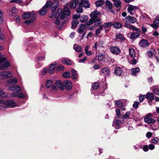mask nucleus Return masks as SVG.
<instances>
[{"instance_id":"ea45409f","label":"nucleus","mask_w":159,"mask_h":159,"mask_svg":"<svg viewBox=\"0 0 159 159\" xmlns=\"http://www.w3.org/2000/svg\"><path fill=\"white\" fill-rule=\"evenodd\" d=\"M138 32H133L130 35V38L133 39L138 37L139 36V34Z\"/></svg>"},{"instance_id":"f704fd0d","label":"nucleus","mask_w":159,"mask_h":159,"mask_svg":"<svg viewBox=\"0 0 159 159\" xmlns=\"http://www.w3.org/2000/svg\"><path fill=\"white\" fill-rule=\"evenodd\" d=\"M89 47L88 46H86L84 49L85 52L86 54L88 56H91L92 54L91 52L90 51H89Z\"/></svg>"},{"instance_id":"0e129e2a","label":"nucleus","mask_w":159,"mask_h":159,"mask_svg":"<svg viewBox=\"0 0 159 159\" xmlns=\"http://www.w3.org/2000/svg\"><path fill=\"white\" fill-rule=\"evenodd\" d=\"M103 58V55L102 53H100L99 54L98 56V59L99 61H101L102 60V59Z\"/></svg>"},{"instance_id":"3c124183","label":"nucleus","mask_w":159,"mask_h":159,"mask_svg":"<svg viewBox=\"0 0 159 159\" xmlns=\"http://www.w3.org/2000/svg\"><path fill=\"white\" fill-rule=\"evenodd\" d=\"M52 82L49 80H47L46 83V86L47 88H49L52 84Z\"/></svg>"},{"instance_id":"c85d7f7f","label":"nucleus","mask_w":159,"mask_h":159,"mask_svg":"<svg viewBox=\"0 0 159 159\" xmlns=\"http://www.w3.org/2000/svg\"><path fill=\"white\" fill-rule=\"evenodd\" d=\"M112 1L114 2L113 4L116 7L119 8V10H120V9L121 1L120 0H112Z\"/></svg>"},{"instance_id":"f03ea898","label":"nucleus","mask_w":159,"mask_h":159,"mask_svg":"<svg viewBox=\"0 0 159 159\" xmlns=\"http://www.w3.org/2000/svg\"><path fill=\"white\" fill-rule=\"evenodd\" d=\"M2 105L0 106V109L4 110L8 107H14L16 106L15 102L12 100L2 101Z\"/></svg>"},{"instance_id":"393cba45","label":"nucleus","mask_w":159,"mask_h":159,"mask_svg":"<svg viewBox=\"0 0 159 159\" xmlns=\"http://www.w3.org/2000/svg\"><path fill=\"white\" fill-rule=\"evenodd\" d=\"M140 71V69L139 68H134L131 69L130 72L132 75L136 76L137 73Z\"/></svg>"},{"instance_id":"20e7f679","label":"nucleus","mask_w":159,"mask_h":159,"mask_svg":"<svg viewBox=\"0 0 159 159\" xmlns=\"http://www.w3.org/2000/svg\"><path fill=\"white\" fill-rule=\"evenodd\" d=\"M153 115L151 113L147 114L144 118V121L148 124L154 123L156 120L152 118Z\"/></svg>"},{"instance_id":"a19ab883","label":"nucleus","mask_w":159,"mask_h":159,"mask_svg":"<svg viewBox=\"0 0 159 159\" xmlns=\"http://www.w3.org/2000/svg\"><path fill=\"white\" fill-rule=\"evenodd\" d=\"M104 2L103 0H98L95 2V4L97 7H99L102 6Z\"/></svg>"},{"instance_id":"dca6fc26","label":"nucleus","mask_w":159,"mask_h":159,"mask_svg":"<svg viewBox=\"0 0 159 159\" xmlns=\"http://www.w3.org/2000/svg\"><path fill=\"white\" fill-rule=\"evenodd\" d=\"M111 52L113 54L118 55L120 54V50L119 48L117 47H112L110 48Z\"/></svg>"},{"instance_id":"69168bd1","label":"nucleus","mask_w":159,"mask_h":159,"mask_svg":"<svg viewBox=\"0 0 159 159\" xmlns=\"http://www.w3.org/2000/svg\"><path fill=\"white\" fill-rule=\"evenodd\" d=\"M48 71V68H45L42 71L41 73L42 75H44Z\"/></svg>"},{"instance_id":"2f4dec72","label":"nucleus","mask_w":159,"mask_h":159,"mask_svg":"<svg viewBox=\"0 0 159 159\" xmlns=\"http://www.w3.org/2000/svg\"><path fill=\"white\" fill-rule=\"evenodd\" d=\"M71 72L72 75V79L73 80H75L77 78V71L72 69L71 70Z\"/></svg>"},{"instance_id":"4c0bfd02","label":"nucleus","mask_w":159,"mask_h":159,"mask_svg":"<svg viewBox=\"0 0 159 159\" xmlns=\"http://www.w3.org/2000/svg\"><path fill=\"white\" fill-rule=\"evenodd\" d=\"M129 54L133 58H134L135 57V53L134 50L132 48H130L129 49Z\"/></svg>"},{"instance_id":"cd10ccee","label":"nucleus","mask_w":159,"mask_h":159,"mask_svg":"<svg viewBox=\"0 0 159 159\" xmlns=\"http://www.w3.org/2000/svg\"><path fill=\"white\" fill-rule=\"evenodd\" d=\"M55 66L56 64H52L49 66L48 70L49 74H52L54 72Z\"/></svg>"},{"instance_id":"bb28decb","label":"nucleus","mask_w":159,"mask_h":159,"mask_svg":"<svg viewBox=\"0 0 159 159\" xmlns=\"http://www.w3.org/2000/svg\"><path fill=\"white\" fill-rule=\"evenodd\" d=\"M122 72V70L121 68L120 67H118L116 69L114 73L116 75L120 76L121 75Z\"/></svg>"},{"instance_id":"423d86ee","label":"nucleus","mask_w":159,"mask_h":159,"mask_svg":"<svg viewBox=\"0 0 159 159\" xmlns=\"http://www.w3.org/2000/svg\"><path fill=\"white\" fill-rule=\"evenodd\" d=\"M50 1H48L47 2L45 5L39 11V15L43 16L46 14L47 11L48 6L50 4Z\"/></svg>"},{"instance_id":"6e6d98bb","label":"nucleus","mask_w":159,"mask_h":159,"mask_svg":"<svg viewBox=\"0 0 159 159\" xmlns=\"http://www.w3.org/2000/svg\"><path fill=\"white\" fill-rule=\"evenodd\" d=\"M99 84L97 83H94L92 85V87L94 90L97 89L99 87Z\"/></svg>"},{"instance_id":"8fccbe9b","label":"nucleus","mask_w":159,"mask_h":159,"mask_svg":"<svg viewBox=\"0 0 159 159\" xmlns=\"http://www.w3.org/2000/svg\"><path fill=\"white\" fill-rule=\"evenodd\" d=\"M95 24L96 25L98 26L100 24H102V21H101L100 19L97 18L95 20Z\"/></svg>"},{"instance_id":"72a5a7b5","label":"nucleus","mask_w":159,"mask_h":159,"mask_svg":"<svg viewBox=\"0 0 159 159\" xmlns=\"http://www.w3.org/2000/svg\"><path fill=\"white\" fill-rule=\"evenodd\" d=\"M31 16V14L30 12H26L24 13L22 16L23 19L25 20L29 18Z\"/></svg>"},{"instance_id":"412c9836","label":"nucleus","mask_w":159,"mask_h":159,"mask_svg":"<svg viewBox=\"0 0 159 159\" xmlns=\"http://www.w3.org/2000/svg\"><path fill=\"white\" fill-rule=\"evenodd\" d=\"M104 43L103 41H99L98 42H96L94 45V48L97 50L98 47L101 48L103 47Z\"/></svg>"},{"instance_id":"4d7b16f0","label":"nucleus","mask_w":159,"mask_h":159,"mask_svg":"<svg viewBox=\"0 0 159 159\" xmlns=\"http://www.w3.org/2000/svg\"><path fill=\"white\" fill-rule=\"evenodd\" d=\"M34 20V18H31L30 20H28L24 22V23L26 24L29 25L31 23L33 22Z\"/></svg>"},{"instance_id":"052dcab7","label":"nucleus","mask_w":159,"mask_h":159,"mask_svg":"<svg viewBox=\"0 0 159 159\" xmlns=\"http://www.w3.org/2000/svg\"><path fill=\"white\" fill-rule=\"evenodd\" d=\"M137 62L138 61L137 60L135 59H133L132 60L129 61V63L132 65H135L137 63Z\"/></svg>"},{"instance_id":"4be33fe9","label":"nucleus","mask_w":159,"mask_h":159,"mask_svg":"<svg viewBox=\"0 0 159 159\" xmlns=\"http://www.w3.org/2000/svg\"><path fill=\"white\" fill-rule=\"evenodd\" d=\"M102 73L103 75L106 77L109 75L110 74L109 69L107 67H104L102 69Z\"/></svg>"},{"instance_id":"4468645a","label":"nucleus","mask_w":159,"mask_h":159,"mask_svg":"<svg viewBox=\"0 0 159 159\" xmlns=\"http://www.w3.org/2000/svg\"><path fill=\"white\" fill-rule=\"evenodd\" d=\"M17 82V79L15 78H13L12 79H10L7 81L6 83V85L8 87L11 86V85H14L16 84Z\"/></svg>"},{"instance_id":"9b49d317","label":"nucleus","mask_w":159,"mask_h":159,"mask_svg":"<svg viewBox=\"0 0 159 159\" xmlns=\"http://www.w3.org/2000/svg\"><path fill=\"white\" fill-rule=\"evenodd\" d=\"M8 89L9 91H14L15 93H18V92L21 91L20 88L17 85L10 86L8 88Z\"/></svg>"},{"instance_id":"f3484780","label":"nucleus","mask_w":159,"mask_h":159,"mask_svg":"<svg viewBox=\"0 0 159 159\" xmlns=\"http://www.w3.org/2000/svg\"><path fill=\"white\" fill-rule=\"evenodd\" d=\"M126 27L134 31H136L137 32H140V30L137 27H136L128 23H125L124 25Z\"/></svg>"},{"instance_id":"a18cd8bd","label":"nucleus","mask_w":159,"mask_h":159,"mask_svg":"<svg viewBox=\"0 0 159 159\" xmlns=\"http://www.w3.org/2000/svg\"><path fill=\"white\" fill-rule=\"evenodd\" d=\"M95 19H94V18L93 17H92L91 18L89 19V21L86 23V25H91L93 23V22H95Z\"/></svg>"},{"instance_id":"bf43d9fd","label":"nucleus","mask_w":159,"mask_h":159,"mask_svg":"<svg viewBox=\"0 0 159 159\" xmlns=\"http://www.w3.org/2000/svg\"><path fill=\"white\" fill-rule=\"evenodd\" d=\"M146 98L145 95H140L139 97V100L140 102H142L145 98Z\"/></svg>"},{"instance_id":"6e6552de","label":"nucleus","mask_w":159,"mask_h":159,"mask_svg":"<svg viewBox=\"0 0 159 159\" xmlns=\"http://www.w3.org/2000/svg\"><path fill=\"white\" fill-rule=\"evenodd\" d=\"M85 29V25H84L81 24L80 25L79 28L77 32L79 34H82V39H83L86 33V32L84 31Z\"/></svg>"},{"instance_id":"e2e57ef3","label":"nucleus","mask_w":159,"mask_h":159,"mask_svg":"<svg viewBox=\"0 0 159 159\" xmlns=\"http://www.w3.org/2000/svg\"><path fill=\"white\" fill-rule=\"evenodd\" d=\"M152 91L157 95H159V89H155L152 90Z\"/></svg>"},{"instance_id":"a211bd4d","label":"nucleus","mask_w":159,"mask_h":159,"mask_svg":"<svg viewBox=\"0 0 159 159\" xmlns=\"http://www.w3.org/2000/svg\"><path fill=\"white\" fill-rule=\"evenodd\" d=\"M55 85L60 90H64L63 82H62L61 80H57L56 82Z\"/></svg>"},{"instance_id":"b1692460","label":"nucleus","mask_w":159,"mask_h":159,"mask_svg":"<svg viewBox=\"0 0 159 159\" xmlns=\"http://www.w3.org/2000/svg\"><path fill=\"white\" fill-rule=\"evenodd\" d=\"M11 97H17L21 98H24L25 97L23 94L20 93H13L11 94Z\"/></svg>"},{"instance_id":"aec40b11","label":"nucleus","mask_w":159,"mask_h":159,"mask_svg":"<svg viewBox=\"0 0 159 159\" xmlns=\"http://www.w3.org/2000/svg\"><path fill=\"white\" fill-rule=\"evenodd\" d=\"M150 26L153 28L157 29L159 26V19H156L153 21V24H151Z\"/></svg>"},{"instance_id":"6ab92c4d","label":"nucleus","mask_w":159,"mask_h":159,"mask_svg":"<svg viewBox=\"0 0 159 159\" xmlns=\"http://www.w3.org/2000/svg\"><path fill=\"white\" fill-rule=\"evenodd\" d=\"M138 9V7L136 6H134L132 5H129L127 8V10L130 13V15H133V13L132 11L134 10H135Z\"/></svg>"},{"instance_id":"774afa93","label":"nucleus","mask_w":159,"mask_h":159,"mask_svg":"<svg viewBox=\"0 0 159 159\" xmlns=\"http://www.w3.org/2000/svg\"><path fill=\"white\" fill-rule=\"evenodd\" d=\"M130 114V112H127L123 116V117L125 119L129 118V116Z\"/></svg>"},{"instance_id":"79ce46f5","label":"nucleus","mask_w":159,"mask_h":159,"mask_svg":"<svg viewBox=\"0 0 159 159\" xmlns=\"http://www.w3.org/2000/svg\"><path fill=\"white\" fill-rule=\"evenodd\" d=\"M156 52L155 50L153 49H151L148 52V56L150 57L152 56Z\"/></svg>"},{"instance_id":"7c9ffc66","label":"nucleus","mask_w":159,"mask_h":159,"mask_svg":"<svg viewBox=\"0 0 159 159\" xmlns=\"http://www.w3.org/2000/svg\"><path fill=\"white\" fill-rule=\"evenodd\" d=\"M146 98L149 100H152L154 99L153 94L151 93H148L145 95Z\"/></svg>"},{"instance_id":"49530a36","label":"nucleus","mask_w":159,"mask_h":159,"mask_svg":"<svg viewBox=\"0 0 159 159\" xmlns=\"http://www.w3.org/2000/svg\"><path fill=\"white\" fill-rule=\"evenodd\" d=\"M10 2L12 3L15 2L22 6L23 5V4H22L23 3V2L20 0H11Z\"/></svg>"},{"instance_id":"c9c22d12","label":"nucleus","mask_w":159,"mask_h":159,"mask_svg":"<svg viewBox=\"0 0 159 159\" xmlns=\"http://www.w3.org/2000/svg\"><path fill=\"white\" fill-rule=\"evenodd\" d=\"M88 18V17L87 16H83L80 18V20L81 22L85 23L87 21Z\"/></svg>"},{"instance_id":"ddd939ff","label":"nucleus","mask_w":159,"mask_h":159,"mask_svg":"<svg viewBox=\"0 0 159 159\" xmlns=\"http://www.w3.org/2000/svg\"><path fill=\"white\" fill-rule=\"evenodd\" d=\"M64 89L65 88L69 90L71 89L72 84L70 81L69 80H65L63 81Z\"/></svg>"},{"instance_id":"09e8293b","label":"nucleus","mask_w":159,"mask_h":159,"mask_svg":"<svg viewBox=\"0 0 159 159\" xmlns=\"http://www.w3.org/2000/svg\"><path fill=\"white\" fill-rule=\"evenodd\" d=\"M64 67L63 66L61 65H59L57 66L56 70L57 71H61L63 70Z\"/></svg>"},{"instance_id":"c03bdc74","label":"nucleus","mask_w":159,"mask_h":159,"mask_svg":"<svg viewBox=\"0 0 159 159\" xmlns=\"http://www.w3.org/2000/svg\"><path fill=\"white\" fill-rule=\"evenodd\" d=\"M116 39H119L122 41H124L125 39L124 37L121 34H119L116 35Z\"/></svg>"},{"instance_id":"9d476101","label":"nucleus","mask_w":159,"mask_h":159,"mask_svg":"<svg viewBox=\"0 0 159 159\" xmlns=\"http://www.w3.org/2000/svg\"><path fill=\"white\" fill-rule=\"evenodd\" d=\"M77 3L79 5L82 4L83 7L86 8H89L90 6V4L88 1L77 0Z\"/></svg>"},{"instance_id":"37998d69","label":"nucleus","mask_w":159,"mask_h":159,"mask_svg":"<svg viewBox=\"0 0 159 159\" xmlns=\"http://www.w3.org/2000/svg\"><path fill=\"white\" fill-rule=\"evenodd\" d=\"M106 5L108 7L109 10H111L112 7V4L111 2L107 0L106 2Z\"/></svg>"},{"instance_id":"864d4df0","label":"nucleus","mask_w":159,"mask_h":159,"mask_svg":"<svg viewBox=\"0 0 159 159\" xmlns=\"http://www.w3.org/2000/svg\"><path fill=\"white\" fill-rule=\"evenodd\" d=\"M151 143H157L159 142V139L157 137L153 138L151 140Z\"/></svg>"},{"instance_id":"a878e982","label":"nucleus","mask_w":159,"mask_h":159,"mask_svg":"<svg viewBox=\"0 0 159 159\" xmlns=\"http://www.w3.org/2000/svg\"><path fill=\"white\" fill-rule=\"evenodd\" d=\"M139 44L141 47L144 48L148 47L149 45V44L148 41L144 39H143L142 40V41L139 43Z\"/></svg>"},{"instance_id":"c756f323","label":"nucleus","mask_w":159,"mask_h":159,"mask_svg":"<svg viewBox=\"0 0 159 159\" xmlns=\"http://www.w3.org/2000/svg\"><path fill=\"white\" fill-rule=\"evenodd\" d=\"M99 12L97 11H95L92 12L90 14V16L91 17H93L94 19H96L98 18V16L99 15Z\"/></svg>"},{"instance_id":"603ef678","label":"nucleus","mask_w":159,"mask_h":159,"mask_svg":"<svg viewBox=\"0 0 159 159\" xmlns=\"http://www.w3.org/2000/svg\"><path fill=\"white\" fill-rule=\"evenodd\" d=\"M0 96L3 97H6L7 94L5 92H4L3 90L2 89H0Z\"/></svg>"},{"instance_id":"7ed1b4c3","label":"nucleus","mask_w":159,"mask_h":159,"mask_svg":"<svg viewBox=\"0 0 159 159\" xmlns=\"http://www.w3.org/2000/svg\"><path fill=\"white\" fill-rule=\"evenodd\" d=\"M124 122V120L122 118L117 117L113 121L112 125L116 129H119L120 128V124L123 123Z\"/></svg>"},{"instance_id":"f257e3e1","label":"nucleus","mask_w":159,"mask_h":159,"mask_svg":"<svg viewBox=\"0 0 159 159\" xmlns=\"http://www.w3.org/2000/svg\"><path fill=\"white\" fill-rule=\"evenodd\" d=\"M52 13L50 15L49 17L51 18L55 17L56 18L55 24L59 30H61L64 24L68 20V18L66 16H69L70 14V11L66 7H65L62 11L61 8L57 9V13L56 14L52 11Z\"/></svg>"},{"instance_id":"338daca9","label":"nucleus","mask_w":159,"mask_h":159,"mask_svg":"<svg viewBox=\"0 0 159 159\" xmlns=\"http://www.w3.org/2000/svg\"><path fill=\"white\" fill-rule=\"evenodd\" d=\"M139 103L138 101H135L133 105V107L135 108H137L138 107V105Z\"/></svg>"},{"instance_id":"f8f14e48","label":"nucleus","mask_w":159,"mask_h":159,"mask_svg":"<svg viewBox=\"0 0 159 159\" xmlns=\"http://www.w3.org/2000/svg\"><path fill=\"white\" fill-rule=\"evenodd\" d=\"M125 21L127 23L133 24L136 22L137 20L134 17L128 16L125 18Z\"/></svg>"},{"instance_id":"5701e85b","label":"nucleus","mask_w":159,"mask_h":159,"mask_svg":"<svg viewBox=\"0 0 159 159\" xmlns=\"http://www.w3.org/2000/svg\"><path fill=\"white\" fill-rule=\"evenodd\" d=\"M73 49L76 52H81L83 51V48L81 46L78 45L76 44L74 45Z\"/></svg>"},{"instance_id":"0eeeda50","label":"nucleus","mask_w":159,"mask_h":159,"mask_svg":"<svg viewBox=\"0 0 159 159\" xmlns=\"http://www.w3.org/2000/svg\"><path fill=\"white\" fill-rule=\"evenodd\" d=\"M11 74L9 71H4L0 72V77L1 79H6L11 77Z\"/></svg>"},{"instance_id":"5fc2aeb1","label":"nucleus","mask_w":159,"mask_h":159,"mask_svg":"<svg viewBox=\"0 0 159 159\" xmlns=\"http://www.w3.org/2000/svg\"><path fill=\"white\" fill-rule=\"evenodd\" d=\"M63 76L65 78H68L70 77V73L69 71H66L63 74Z\"/></svg>"},{"instance_id":"de8ad7c7","label":"nucleus","mask_w":159,"mask_h":159,"mask_svg":"<svg viewBox=\"0 0 159 159\" xmlns=\"http://www.w3.org/2000/svg\"><path fill=\"white\" fill-rule=\"evenodd\" d=\"M113 25V24L111 22H109L107 23H105L103 25V26L104 27H109Z\"/></svg>"},{"instance_id":"58836bf2","label":"nucleus","mask_w":159,"mask_h":159,"mask_svg":"<svg viewBox=\"0 0 159 159\" xmlns=\"http://www.w3.org/2000/svg\"><path fill=\"white\" fill-rule=\"evenodd\" d=\"M79 24V21L78 20L72 21V28H75Z\"/></svg>"},{"instance_id":"39448f33","label":"nucleus","mask_w":159,"mask_h":159,"mask_svg":"<svg viewBox=\"0 0 159 159\" xmlns=\"http://www.w3.org/2000/svg\"><path fill=\"white\" fill-rule=\"evenodd\" d=\"M50 2V4L48 6V7H50L52 11L55 12L56 11L57 8L59 6L58 2L57 0H54L52 3L51 1Z\"/></svg>"},{"instance_id":"2eb2a0df","label":"nucleus","mask_w":159,"mask_h":159,"mask_svg":"<svg viewBox=\"0 0 159 159\" xmlns=\"http://www.w3.org/2000/svg\"><path fill=\"white\" fill-rule=\"evenodd\" d=\"M76 4L79 5L77 3V0H73L72 2H70V3H67L66 4V5L64 7H66L68 8V7H70L71 8L74 9L76 7ZM68 10L69 11V9Z\"/></svg>"},{"instance_id":"473e14b6","label":"nucleus","mask_w":159,"mask_h":159,"mask_svg":"<svg viewBox=\"0 0 159 159\" xmlns=\"http://www.w3.org/2000/svg\"><path fill=\"white\" fill-rule=\"evenodd\" d=\"M114 27L116 29H120L122 27V24L118 22H115L113 24Z\"/></svg>"},{"instance_id":"1a4fd4ad","label":"nucleus","mask_w":159,"mask_h":159,"mask_svg":"<svg viewBox=\"0 0 159 159\" xmlns=\"http://www.w3.org/2000/svg\"><path fill=\"white\" fill-rule=\"evenodd\" d=\"M5 60L6 58H5V59L1 63V66L0 67V70L6 69L10 66L9 63L6 61Z\"/></svg>"},{"instance_id":"13d9d810","label":"nucleus","mask_w":159,"mask_h":159,"mask_svg":"<svg viewBox=\"0 0 159 159\" xmlns=\"http://www.w3.org/2000/svg\"><path fill=\"white\" fill-rule=\"evenodd\" d=\"M115 103L119 107H120L122 106V102L121 101H116Z\"/></svg>"},{"instance_id":"680f3d73","label":"nucleus","mask_w":159,"mask_h":159,"mask_svg":"<svg viewBox=\"0 0 159 159\" xmlns=\"http://www.w3.org/2000/svg\"><path fill=\"white\" fill-rule=\"evenodd\" d=\"M76 12L77 13H82L83 12V9L82 7L79 6L76 9Z\"/></svg>"},{"instance_id":"e433bc0d","label":"nucleus","mask_w":159,"mask_h":159,"mask_svg":"<svg viewBox=\"0 0 159 159\" xmlns=\"http://www.w3.org/2000/svg\"><path fill=\"white\" fill-rule=\"evenodd\" d=\"M61 61L63 63L67 65H70L72 64L71 61L67 58H63L62 59Z\"/></svg>"}]
</instances>
